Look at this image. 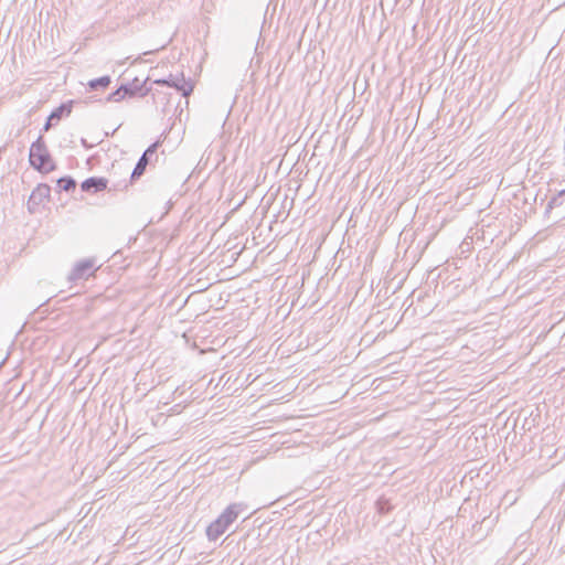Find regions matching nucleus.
<instances>
[{
  "mask_svg": "<svg viewBox=\"0 0 565 565\" xmlns=\"http://www.w3.org/2000/svg\"><path fill=\"white\" fill-rule=\"evenodd\" d=\"M127 96L126 93H124V90H121V86H119L116 90L111 92L108 96H107V102H120L125 97Z\"/></svg>",
  "mask_w": 565,
  "mask_h": 565,
  "instance_id": "4468645a",
  "label": "nucleus"
},
{
  "mask_svg": "<svg viewBox=\"0 0 565 565\" xmlns=\"http://www.w3.org/2000/svg\"><path fill=\"white\" fill-rule=\"evenodd\" d=\"M71 115V100H66L55 108L46 119L43 127V131H49L52 127L58 124V121Z\"/></svg>",
  "mask_w": 565,
  "mask_h": 565,
  "instance_id": "6e6552de",
  "label": "nucleus"
},
{
  "mask_svg": "<svg viewBox=\"0 0 565 565\" xmlns=\"http://www.w3.org/2000/svg\"><path fill=\"white\" fill-rule=\"evenodd\" d=\"M242 512L241 503H232L230 504L218 516L216 520L211 522L206 530L205 534L210 542L217 541L228 529L230 526L237 520Z\"/></svg>",
  "mask_w": 565,
  "mask_h": 565,
  "instance_id": "f257e3e1",
  "label": "nucleus"
},
{
  "mask_svg": "<svg viewBox=\"0 0 565 565\" xmlns=\"http://www.w3.org/2000/svg\"><path fill=\"white\" fill-rule=\"evenodd\" d=\"M29 162L32 168L40 172H50L54 169L53 159L42 135L30 147Z\"/></svg>",
  "mask_w": 565,
  "mask_h": 565,
  "instance_id": "7ed1b4c3",
  "label": "nucleus"
},
{
  "mask_svg": "<svg viewBox=\"0 0 565 565\" xmlns=\"http://www.w3.org/2000/svg\"><path fill=\"white\" fill-rule=\"evenodd\" d=\"M51 188L46 184H39L31 193L28 201V209L31 213L35 212L45 199L50 198Z\"/></svg>",
  "mask_w": 565,
  "mask_h": 565,
  "instance_id": "0eeeda50",
  "label": "nucleus"
},
{
  "mask_svg": "<svg viewBox=\"0 0 565 565\" xmlns=\"http://www.w3.org/2000/svg\"><path fill=\"white\" fill-rule=\"evenodd\" d=\"M376 511L381 515H387L394 509L391 500L384 495L380 497L375 502Z\"/></svg>",
  "mask_w": 565,
  "mask_h": 565,
  "instance_id": "f8f14e48",
  "label": "nucleus"
},
{
  "mask_svg": "<svg viewBox=\"0 0 565 565\" xmlns=\"http://www.w3.org/2000/svg\"><path fill=\"white\" fill-rule=\"evenodd\" d=\"M36 290L34 291H29V295L28 296H32V294H35Z\"/></svg>",
  "mask_w": 565,
  "mask_h": 565,
  "instance_id": "5701e85b",
  "label": "nucleus"
},
{
  "mask_svg": "<svg viewBox=\"0 0 565 565\" xmlns=\"http://www.w3.org/2000/svg\"><path fill=\"white\" fill-rule=\"evenodd\" d=\"M86 424H87L86 412L85 411L78 412L75 417V420L73 422V426L79 425L82 428H85Z\"/></svg>",
  "mask_w": 565,
  "mask_h": 565,
  "instance_id": "dca6fc26",
  "label": "nucleus"
},
{
  "mask_svg": "<svg viewBox=\"0 0 565 565\" xmlns=\"http://www.w3.org/2000/svg\"><path fill=\"white\" fill-rule=\"evenodd\" d=\"M57 186L65 191V194L71 191V175H64L60 179H57Z\"/></svg>",
  "mask_w": 565,
  "mask_h": 565,
  "instance_id": "2eb2a0df",
  "label": "nucleus"
},
{
  "mask_svg": "<svg viewBox=\"0 0 565 565\" xmlns=\"http://www.w3.org/2000/svg\"><path fill=\"white\" fill-rule=\"evenodd\" d=\"M107 185L108 179L104 177H89L82 182L81 189L82 192L98 193L106 190Z\"/></svg>",
  "mask_w": 565,
  "mask_h": 565,
  "instance_id": "9d476101",
  "label": "nucleus"
},
{
  "mask_svg": "<svg viewBox=\"0 0 565 565\" xmlns=\"http://www.w3.org/2000/svg\"><path fill=\"white\" fill-rule=\"evenodd\" d=\"M487 535H488V532H487V533L481 534V539H482V537H484V536H487Z\"/></svg>",
  "mask_w": 565,
  "mask_h": 565,
  "instance_id": "b1692460",
  "label": "nucleus"
},
{
  "mask_svg": "<svg viewBox=\"0 0 565 565\" xmlns=\"http://www.w3.org/2000/svg\"><path fill=\"white\" fill-rule=\"evenodd\" d=\"M149 79V77L145 82H140L138 77H135L131 82L122 83L121 90L127 94L129 97L134 96H140L145 97L149 94L150 88L146 87V82Z\"/></svg>",
  "mask_w": 565,
  "mask_h": 565,
  "instance_id": "1a4fd4ad",
  "label": "nucleus"
},
{
  "mask_svg": "<svg viewBox=\"0 0 565 565\" xmlns=\"http://www.w3.org/2000/svg\"><path fill=\"white\" fill-rule=\"evenodd\" d=\"M168 87H171L179 92L181 96L188 98L194 89V83L191 78H185L184 74L168 76Z\"/></svg>",
  "mask_w": 565,
  "mask_h": 565,
  "instance_id": "423d86ee",
  "label": "nucleus"
},
{
  "mask_svg": "<svg viewBox=\"0 0 565 565\" xmlns=\"http://www.w3.org/2000/svg\"><path fill=\"white\" fill-rule=\"evenodd\" d=\"M102 265H97V258L92 256L87 258H83L75 263L73 266V285L77 280H86L89 277L94 276L95 273L100 268Z\"/></svg>",
  "mask_w": 565,
  "mask_h": 565,
  "instance_id": "39448f33",
  "label": "nucleus"
},
{
  "mask_svg": "<svg viewBox=\"0 0 565 565\" xmlns=\"http://www.w3.org/2000/svg\"><path fill=\"white\" fill-rule=\"evenodd\" d=\"M565 195V188L559 190L547 203L545 214H548L554 207L563 204L562 198Z\"/></svg>",
  "mask_w": 565,
  "mask_h": 565,
  "instance_id": "ddd939ff",
  "label": "nucleus"
},
{
  "mask_svg": "<svg viewBox=\"0 0 565 565\" xmlns=\"http://www.w3.org/2000/svg\"><path fill=\"white\" fill-rule=\"evenodd\" d=\"M153 84L158 86H167L168 87V77L157 78L153 81Z\"/></svg>",
  "mask_w": 565,
  "mask_h": 565,
  "instance_id": "6ab92c4d",
  "label": "nucleus"
},
{
  "mask_svg": "<svg viewBox=\"0 0 565 565\" xmlns=\"http://www.w3.org/2000/svg\"><path fill=\"white\" fill-rule=\"evenodd\" d=\"M161 146L160 141H156L151 143L141 154L139 160L137 161L131 174H130V183H135L137 180H139L146 172L147 167L152 163V160L158 159L157 151L159 147Z\"/></svg>",
  "mask_w": 565,
  "mask_h": 565,
  "instance_id": "20e7f679",
  "label": "nucleus"
},
{
  "mask_svg": "<svg viewBox=\"0 0 565 565\" xmlns=\"http://www.w3.org/2000/svg\"><path fill=\"white\" fill-rule=\"evenodd\" d=\"M111 83L109 75H104L94 79L88 81L87 89L89 92L105 90Z\"/></svg>",
  "mask_w": 565,
  "mask_h": 565,
  "instance_id": "9b49d317",
  "label": "nucleus"
},
{
  "mask_svg": "<svg viewBox=\"0 0 565 565\" xmlns=\"http://www.w3.org/2000/svg\"><path fill=\"white\" fill-rule=\"evenodd\" d=\"M72 185H73V192H74L75 188H76V180L75 179H73Z\"/></svg>",
  "mask_w": 565,
  "mask_h": 565,
  "instance_id": "412c9836",
  "label": "nucleus"
},
{
  "mask_svg": "<svg viewBox=\"0 0 565 565\" xmlns=\"http://www.w3.org/2000/svg\"><path fill=\"white\" fill-rule=\"evenodd\" d=\"M92 530H87V524L83 525L79 531L78 537L73 540V555H76L73 559V565H95L97 561L96 551L93 548V542L90 540Z\"/></svg>",
  "mask_w": 565,
  "mask_h": 565,
  "instance_id": "f03ea898",
  "label": "nucleus"
},
{
  "mask_svg": "<svg viewBox=\"0 0 565 565\" xmlns=\"http://www.w3.org/2000/svg\"><path fill=\"white\" fill-rule=\"evenodd\" d=\"M487 521H488V518H483V520L481 522L476 521V523L472 525L473 532L481 531L482 524L486 523Z\"/></svg>",
  "mask_w": 565,
  "mask_h": 565,
  "instance_id": "a211bd4d",
  "label": "nucleus"
},
{
  "mask_svg": "<svg viewBox=\"0 0 565 565\" xmlns=\"http://www.w3.org/2000/svg\"><path fill=\"white\" fill-rule=\"evenodd\" d=\"M47 300V295H42L38 297L29 307V309L39 308L44 305Z\"/></svg>",
  "mask_w": 565,
  "mask_h": 565,
  "instance_id": "f3484780",
  "label": "nucleus"
},
{
  "mask_svg": "<svg viewBox=\"0 0 565 565\" xmlns=\"http://www.w3.org/2000/svg\"><path fill=\"white\" fill-rule=\"evenodd\" d=\"M79 363H81V360H78V362H77V363H75V365H73V366H74V367H76V366H78V365H79Z\"/></svg>",
  "mask_w": 565,
  "mask_h": 565,
  "instance_id": "4be33fe9",
  "label": "nucleus"
},
{
  "mask_svg": "<svg viewBox=\"0 0 565 565\" xmlns=\"http://www.w3.org/2000/svg\"><path fill=\"white\" fill-rule=\"evenodd\" d=\"M76 381H77V379H73V380H72V383H73V386H74L73 391H76V390H77Z\"/></svg>",
  "mask_w": 565,
  "mask_h": 565,
  "instance_id": "aec40b11",
  "label": "nucleus"
}]
</instances>
